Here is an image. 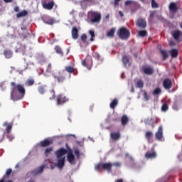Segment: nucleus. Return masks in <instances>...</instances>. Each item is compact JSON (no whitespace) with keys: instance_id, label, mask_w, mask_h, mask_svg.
<instances>
[{"instance_id":"31","label":"nucleus","mask_w":182,"mask_h":182,"mask_svg":"<svg viewBox=\"0 0 182 182\" xmlns=\"http://www.w3.org/2000/svg\"><path fill=\"white\" fill-rule=\"evenodd\" d=\"M178 55V51L176 49H171V55L172 58H177V55Z\"/></svg>"},{"instance_id":"11","label":"nucleus","mask_w":182,"mask_h":182,"mask_svg":"<svg viewBox=\"0 0 182 182\" xmlns=\"http://www.w3.org/2000/svg\"><path fill=\"white\" fill-rule=\"evenodd\" d=\"M172 36L175 39V41H182V32L176 30L172 31Z\"/></svg>"},{"instance_id":"46","label":"nucleus","mask_w":182,"mask_h":182,"mask_svg":"<svg viewBox=\"0 0 182 182\" xmlns=\"http://www.w3.org/2000/svg\"><path fill=\"white\" fill-rule=\"evenodd\" d=\"M151 6L152 8H159V4L154 0H151Z\"/></svg>"},{"instance_id":"26","label":"nucleus","mask_w":182,"mask_h":182,"mask_svg":"<svg viewBox=\"0 0 182 182\" xmlns=\"http://www.w3.org/2000/svg\"><path fill=\"white\" fill-rule=\"evenodd\" d=\"M144 72L146 73V75H152L154 70L151 68L148 67L144 69Z\"/></svg>"},{"instance_id":"64","label":"nucleus","mask_w":182,"mask_h":182,"mask_svg":"<svg viewBox=\"0 0 182 182\" xmlns=\"http://www.w3.org/2000/svg\"><path fill=\"white\" fill-rule=\"evenodd\" d=\"M180 27L181 28V29H182V23H181V24H180Z\"/></svg>"},{"instance_id":"18","label":"nucleus","mask_w":182,"mask_h":182,"mask_svg":"<svg viewBox=\"0 0 182 182\" xmlns=\"http://www.w3.org/2000/svg\"><path fill=\"white\" fill-rule=\"evenodd\" d=\"M43 23L47 25H53L54 20L50 17H45L43 18Z\"/></svg>"},{"instance_id":"62","label":"nucleus","mask_w":182,"mask_h":182,"mask_svg":"<svg viewBox=\"0 0 182 182\" xmlns=\"http://www.w3.org/2000/svg\"><path fill=\"white\" fill-rule=\"evenodd\" d=\"M116 182H123V179H118Z\"/></svg>"},{"instance_id":"51","label":"nucleus","mask_w":182,"mask_h":182,"mask_svg":"<svg viewBox=\"0 0 182 182\" xmlns=\"http://www.w3.org/2000/svg\"><path fill=\"white\" fill-rule=\"evenodd\" d=\"M114 166L115 167H120L122 166V164L120 162H115L112 164V167Z\"/></svg>"},{"instance_id":"36","label":"nucleus","mask_w":182,"mask_h":182,"mask_svg":"<svg viewBox=\"0 0 182 182\" xmlns=\"http://www.w3.org/2000/svg\"><path fill=\"white\" fill-rule=\"evenodd\" d=\"M142 93H143L144 100H146V102H147V100H149V99H150V96H149V94H147V92L146 91H142Z\"/></svg>"},{"instance_id":"17","label":"nucleus","mask_w":182,"mask_h":182,"mask_svg":"<svg viewBox=\"0 0 182 182\" xmlns=\"http://www.w3.org/2000/svg\"><path fill=\"white\" fill-rule=\"evenodd\" d=\"M43 168H45V165H42L41 166L36 168L33 171V174L34 176H37V174H41L43 171Z\"/></svg>"},{"instance_id":"8","label":"nucleus","mask_w":182,"mask_h":182,"mask_svg":"<svg viewBox=\"0 0 182 182\" xmlns=\"http://www.w3.org/2000/svg\"><path fill=\"white\" fill-rule=\"evenodd\" d=\"M155 137L156 140L159 141H164V136H163V127L160 126L158 128V131L155 133Z\"/></svg>"},{"instance_id":"45","label":"nucleus","mask_w":182,"mask_h":182,"mask_svg":"<svg viewBox=\"0 0 182 182\" xmlns=\"http://www.w3.org/2000/svg\"><path fill=\"white\" fill-rule=\"evenodd\" d=\"M132 4H134V1L133 0H128L125 1L124 5L129 6V5H132Z\"/></svg>"},{"instance_id":"57","label":"nucleus","mask_w":182,"mask_h":182,"mask_svg":"<svg viewBox=\"0 0 182 182\" xmlns=\"http://www.w3.org/2000/svg\"><path fill=\"white\" fill-rule=\"evenodd\" d=\"M14 11H15V12H19V7L16 6V7L14 8Z\"/></svg>"},{"instance_id":"6","label":"nucleus","mask_w":182,"mask_h":182,"mask_svg":"<svg viewBox=\"0 0 182 182\" xmlns=\"http://www.w3.org/2000/svg\"><path fill=\"white\" fill-rule=\"evenodd\" d=\"M117 34L121 39H128L130 36V32H129V31L124 27L121 28L118 31Z\"/></svg>"},{"instance_id":"33","label":"nucleus","mask_w":182,"mask_h":182,"mask_svg":"<svg viewBox=\"0 0 182 182\" xmlns=\"http://www.w3.org/2000/svg\"><path fill=\"white\" fill-rule=\"evenodd\" d=\"M54 77L57 79V82H63V80H65V77L62 75H54Z\"/></svg>"},{"instance_id":"1","label":"nucleus","mask_w":182,"mask_h":182,"mask_svg":"<svg viewBox=\"0 0 182 182\" xmlns=\"http://www.w3.org/2000/svg\"><path fill=\"white\" fill-rule=\"evenodd\" d=\"M67 154V161L70 164H75L76 163V158L72 151V149H69L68 151L64 148H60L55 152V154L57 157L58 162L57 164H53V162L48 161L50 163V167L51 170H53L55 167H58V168H63L65 166V160L66 157L65 156Z\"/></svg>"},{"instance_id":"34","label":"nucleus","mask_w":182,"mask_h":182,"mask_svg":"<svg viewBox=\"0 0 182 182\" xmlns=\"http://www.w3.org/2000/svg\"><path fill=\"white\" fill-rule=\"evenodd\" d=\"M89 34L90 35L91 38H90V41L93 42V41H95V31L93 30H90L89 31Z\"/></svg>"},{"instance_id":"59","label":"nucleus","mask_w":182,"mask_h":182,"mask_svg":"<svg viewBox=\"0 0 182 182\" xmlns=\"http://www.w3.org/2000/svg\"><path fill=\"white\" fill-rule=\"evenodd\" d=\"M119 14L120 15L121 18H123L124 16V14H123V12L119 11Z\"/></svg>"},{"instance_id":"7","label":"nucleus","mask_w":182,"mask_h":182,"mask_svg":"<svg viewBox=\"0 0 182 182\" xmlns=\"http://www.w3.org/2000/svg\"><path fill=\"white\" fill-rule=\"evenodd\" d=\"M82 66H85V68H87V69L90 70V69H92V66L93 65V61L92 60V57H90L89 55L87 56L85 60H82Z\"/></svg>"},{"instance_id":"54","label":"nucleus","mask_w":182,"mask_h":182,"mask_svg":"<svg viewBox=\"0 0 182 182\" xmlns=\"http://www.w3.org/2000/svg\"><path fill=\"white\" fill-rule=\"evenodd\" d=\"M172 107H173V110H178V109H179L178 106L176 103L173 105Z\"/></svg>"},{"instance_id":"47","label":"nucleus","mask_w":182,"mask_h":182,"mask_svg":"<svg viewBox=\"0 0 182 182\" xmlns=\"http://www.w3.org/2000/svg\"><path fill=\"white\" fill-rule=\"evenodd\" d=\"M33 83H35V80H33V79H30L27 80V85H28V86H32Z\"/></svg>"},{"instance_id":"20","label":"nucleus","mask_w":182,"mask_h":182,"mask_svg":"<svg viewBox=\"0 0 182 182\" xmlns=\"http://www.w3.org/2000/svg\"><path fill=\"white\" fill-rule=\"evenodd\" d=\"M72 36L73 39H77L79 34L77 33V28L74 27L72 30Z\"/></svg>"},{"instance_id":"48","label":"nucleus","mask_w":182,"mask_h":182,"mask_svg":"<svg viewBox=\"0 0 182 182\" xmlns=\"http://www.w3.org/2000/svg\"><path fill=\"white\" fill-rule=\"evenodd\" d=\"M38 92L41 95H43L45 93V88H43V87H39Z\"/></svg>"},{"instance_id":"55","label":"nucleus","mask_w":182,"mask_h":182,"mask_svg":"<svg viewBox=\"0 0 182 182\" xmlns=\"http://www.w3.org/2000/svg\"><path fill=\"white\" fill-rule=\"evenodd\" d=\"M51 95H53V97H50V100H52L53 99H55V91H51L50 92Z\"/></svg>"},{"instance_id":"39","label":"nucleus","mask_w":182,"mask_h":182,"mask_svg":"<svg viewBox=\"0 0 182 182\" xmlns=\"http://www.w3.org/2000/svg\"><path fill=\"white\" fill-rule=\"evenodd\" d=\"M65 70H67V72H68V73H73V72H75V68L70 66L65 67Z\"/></svg>"},{"instance_id":"9","label":"nucleus","mask_w":182,"mask_h":182,"mask_svg":"<svg viewBox=\"0 0 182 182\" xmlns=\"http://www.w3.org/2000/svg\"><path fill=\"white\" fill-rule=\"evenodd\" d=\"M66 102H69V98H68L64 95H60L57 97V105H63V103H66Z\"/></svg>"},{"instance_id":"37","label":"nucleus","mask_w":182,"mask_h":182,"mask_svg":"<svg viewBox=\"0 0 182 182\" xmlns=\"http://www.w3.org/2000/svg\"><path fill=\"white\" fill-rule=\"evenodd\" d=\"M147 35V31L146 30H143L139 32V36L141 38H144Z\"/></svg>"},{"instance_id":"52","label":"nucleus","mask_w":182,"mask_h":182,"mask_svg":"<svg viewBox=\"0 0 182 182\" xmlns=\"http://www.w3.org/2000/svg\"><path fill=\"white\" fill-rule=\"evenodd\" d=\"M93 57L95 58V59H99V58H100V55L98 53H94Z\"/></svg>"},{"instance_id":"22","label":"nucleus","mask_w":182,"mask_h":182,"mask_svg":"<svg viewBox=\"0 0 182 182\" xmlns=\"http://www.w3.org/2000/svg\"><path fill=\"white\" fill-rule=\"evenodd\" d=\"M4 55L7 59H11L12 58V51L6 50L4 52Z\"/></svg>"},{"instance_id":"16","label":"nucleus","mask_w":182,"mask_h":182,"mask_svg":"<svg viewBox=\"0 0 182 182\" xmlns=\"http://www.w3.org/2000/svg\"><path fill=\"white\" fill-rule=\"evenodd\" d=\"M169 11L173 14H176L177 12V4L171 2L169 5Z\"/></svg>"},{"instance_id":"23","label":"nucleus","mask_w":182,"mask_h":182,"mask_svg":"<svg viewBox=\"0 0 182 182\" xmlns=\"http://www.w3.org/2000/svg\"><path fill=\"white\" fill-rule=\"evenodd\" d=\"M122 61L124 66H130V63L129 62V57L126 55L123 56Z\"/></svg>"},{"instance_id":"49","label":"nucleus","mask_w":182,"mask_h":182,"mask_svg":"<svg viewBox=\"0 0 182 182\" xmlns=\"http://www.w3.org/2000/svg\"><path fill=\"white\" fill-rule=\"evenodd\" d=\"M74 153L77 157V159H79L80 156V152L79 151V149H75Z\"/></svg>"},{"instance_id":"44","label":"nucleus","mask_w":182,"mask_h":182,"mask_svg":"<svg viewBox=\"0 0 182 182\" xmlns=\"http://www.w3.org/2000/svg\"><path fill=\"white\" fill-rule=\"evenodd\" d=\"M92 0H82L81 5H90Z\"/></svg>"},{"instance_id":"2","label":"nucleus","mask_w":182,"mask_h":182,"mask_svg":"<svg viewBox=\"0 0 182 182\" xmlns=\"http://www.w3.org/2000/svg\"><path fill=\"white\" fill-rule=\"evenodd\" d=\"M11 100H21L25 96V87L23 85L11 82Z\"/></svg>"},{"instance_id":"3","label":"nucleus","mask_w":182,"mask_h":182,"mask_svg":"<svg viewBox=\"0 0 182 182\" xmlns=\"http://www.w3.org/2000/svg\"><path fill=\"white\" fill-rule=\"evenodd\" d=\"M88 19L91 23H100L102 14L96 11H90L88 13Z\"/></svg>"},{"instance_id":"10","label":"nucleus","mask_w":182,"mask_h":182,"mask_svg":"<svg viewBox=\"0 0 182 182\" xmlns=\"http://www.w3.org/2000/svg\"><path fill=\"white\" fill-rule=\"evenodd\" d=\"M145 157L148 160H151L153 159H156V157H157V152H156V151H148L145 154Z\"/></svg>"},{"instance_id":"14","label":"nucleus","mask_w":182,"mask_h":182,"mask_svg":"<svg viewBox=\"0 0 182 182\" xmlns=\"http://www.w3.org/2000/svg\"><path fill=\"white\" fill-rule=\"evenodd\" d=\"M163 85H164V87L165 89H170L171 87V85H172L171 80L165 79L164 80Z\"/></svg>"},{"instance_id":"35","label":"nucleus","mask_w":182,"mask_h":182,"mask_svg":"<svg viewBox=\"0 0 182 182\" xmlns=\"http://www.w3.org/2000/svg\"><path fill=\"white\" fill-rule=\"evenodd\" d=\"M146 139H147V140L149 141H150V139H151V137H153V132H147L146 133Z\"/></svg>"},{"instance_id":"43","label":"nucleus","mask_w":182,"mask_h":182,"mask_svg":"<svg viewBox=\"0 0 182 182\" xmlns=\"http://www.w3.org/2000/svg\"><path fill=\"white\" fill-rule=\"evenodd\" d=\"M160 93H161V89L159 87L156 88L155 90L153 92L154 95H160Z\"/></svg>"},{"instance_id":"53","label":"nucleus","mask_w":182,"mask_h":182,"mask_svg":"<svg viewBox=\"0 0 182 182\" xmlns=\"http://www.w3.org/2000/svg\"><path fill=\"white\" fill-rule=\"evenodd\" d=\"M11 173H12V169H11V168H9V169H7V171H6V176H11Z\"/></svg>"},{"instance_id":"38","label":"nucleus","mask_w":182,"mask_h":182,"mask_svg":"<svg viewBox=\"0 0 182 182\" xmlns=\"http://www.w3.org/2000/svg\"><path fill=\"white\" fill-rule=\"evenodd\" d=\"M161 53L164 58V59H167L168 55L167 54V51L164 50H161Z\"/></svg>"},{"instance_id":"60","label":"nucleus","mask_w":182,"mask_h":182,"mask_svg":"<svg viewBox=\"0 0 182 182\" xmlns=\"http://www.w3.org/2000/svg\"><path fill=\"white\" fill-rule=\"evenodd\" d=\"M6 4L12 2L14 0H4Z\"/></svg>"},{"instance_id":"63","label":"nucleus","mask_w":182,"mask_h":182,"mask_svg":"<svg viewBox=\"0 0 182 182\" xmlns=\"http://www.w3.org/2000/svg\"><path fill=\"white\" fill-rule=\"evenodd\" d=\"M75 12H76V11L73 10L70 14V15H73V14H75Z\"/></svg>"},{"instance_id":"4","label":"nucleus","mask_w":182,"mask_h":182,"mask_svg":"<svg viewBox=\"0 0 182 182\" xmlns=\"http://www.w3.org/2000/svg\"><path fill=\"white\" fill-rule=\"evenodd\" d=\"M112 167H113V164L109 163H100L95 165V170L100 171V170H106L108 173H112Z\"/></svg>"},{"instance_id":"58","label":"nucleus","mask_w":182,"mask_h":182,"mask_svg":"<svg viewBox=\"0 0 182 182\" xmlns=\"http://www.w3.org/2000/svg\"><path fill=\"white\" fill-rule=\"evenodd\" d=\"M119 2H120V0H115L114 5H119Z\"/></svg>"},{"instance_id":"40","label":"nucleus","mask_w":182,"mask_h":182,"mask_svg":"<svg viewBox=\"0 0 182 182\" xmlns=\"http://www.w3.org/2000/svg\"><path fill=\"white\" fill-rule=\"evenodd\" d=\"M143 86H144V83L143 82V81L138 80V82L136 83V87H139V89H141V87H143Z\"/></svg>"},{"instance_id":"27","label":"nucleus","mask_w":182,"mask_h":182,"mask_svg":"<svg viewBox=\"0 0 182 182\" xmlns=\"http://www.w3.org/2000/svg\"><path fill=\"white\" fill-rule=\"evenodd\" d=\"M43 6L45 9H52V8H53V2L44 4Z\"/></svg>"},{"instance_id":"50","label":"nucleus","mask_w":182,"mask_h":182,"mask_svg":"<svg viewBox=\"0 0 182 182\" xmlns=\"http://www.w3.org/2000/svg\"><path fill=\"white\" fill-rule=\"evenodd\" d=\"M86 39H87V36H86V34H82L81 36V40L82 42H86Z\"/></svg>"},{"instance_id":"5","label":"nucleus","mask_w":182,"mask_h":182,"mask_svg":"<svg viewBox=\"0 0 182 182\" xmlns=\"http://www.w3.org/2000/svg\"><path fill=\"white\" fill-rule=\"evenodd\" d=\"M12 123L4 122L3 124V127H6V133L5 136H6L7 139L9 140V141H12L14 139H15V136L13 134H11V132H12Z\"/></svg>"},{"instance_id":"25","label":"nucleus","mask_w":182,"mask_h":182,"mask_svg":"<svg viewBox=\"0 0 182 182\" xmlns=\"http://www.w3.org/2000/svg\"><path fill=\"white\" fill-rule=\"evenodd\" d=\"M149 16L148 18L149 22L151 23L153 22V19L154 18V16L156 15V11H149Z\"/></svg>"},{"instance_id":"56","label":"nucleus","mask_w":182,"mask_h":182,"mask_svg":"<svg viewBox=\"0 0 182 182\" xmlns=\"http://www.w3.org/2000/svg\"><path fill=\"white\" fill-rule=\"evenodd\" d=\"M169 44L171 46H174V45H176V43H174V41H170Z\"/></svg>"},{"instance_id":"24","label":"nucleus","mask_w":182,"mask_h":182,"mask_svg":"<svg viewBox=\"0 0 182 182\" xmlns=\"http://www.w3.org/2000/svg\"><path fill=\"white\" fill-rule=\"evenodd\" d=\"M121 122L122 126H126V124H127V122H129V117H127L126 115H124L121 119Z\"/></svg>"},{"instance_id":"61","label":"nucleus","mask_w":182,"mask_h":182,"mask_svg":"<svg viewBox=\"0 0 182 182\" xmlns=\"http://www.w3.org/2000/svg\"><path fill=\"white\" fill-rule=\"evenodd\" d=\"M70 136H72L73 137H75V135H73V134L65 135V137H70Z\"/></svg>"},{"instance_id":"32","label":"nucleus","mask_w":182,"mask_h":182,"mask_svg":"<svg viewBox=\"0 0 182 182\" xmlns=\"http://www.w3.org/2000/svg\"><path fill=\"white\" fill-rule=\"evenodd\" d=\"M55 50L56 53H58L60 56H63V53L62 52V48H60V47L55 46Z\"/></svg>"},{"instance_id":"19","label":"nucleus","mask_w":182,"mask_h":182,"mask_svg":"<svg viewBox=\"0 0 182 182\" xmlns=\"http://www.w3.org/2000/svg\"><path fill=\"white\" fill-rule=\"evenodd\" d=\"M137 25L139 28H146L147 23H146V20L144 19H139L137 21Z\"/></svg>"},{"instance_id":"29","label":"nucleus","mask_w":182,"mask_h":182,"mask_svg":"<svg viewBox=\"0 0 182 182\" xmlns=\"http://www.w3.org/2000/svg\"><path fill=\"white\" fill-rule=\"evenodd\" d=\"M51 70H52L51 65H50V64H49L48 66V68H47V70L46 71V73H44V75L46 77H48V76H50V71Z\"/></svg>"},{"instance_id":"28","label":"nucleus","mask_w":182,"mask_h":182,"mask_svg":"<svg viewBox=\"0 0 182 182\" xmlns=\"http://www.w3.org/2000/svg\"><path fill=\"white\" fill-rule=\"evenodd\" d=\"M28 15V11L23 10L16 14L17 18H22L23 16H26Z\"/></svg>"},{"instance_id":"21","label":"nucleus","mask_w":182,"mask_h":182,"mask_svg":"<svg viewBox=\"0 0 182 182\" xmlns=\"http://www.w3.org/2000/svg\"><path fill=\"white\" fill-rule=\"evenodd\" d=\"M117 105H119V101L117 100V99H114L112 102L109 104V107L111 109H114V107H116Z\"/></svg>"},{"instance_id":"30","label":"nucleus","mask_w":182,"mask_h":182,"mask_svg":"<svg viewBox=\"0 0 182 182\" xmlns=\"http://www.w3.org/2000/svg\"><path fill=\"white\" fill-rule=\"evenodd\" d=\"M114 32H116V28H112L107 34L109 38H113L114 36Z\"/></svg>"},{"instance_id":"15","label":"nucleus","mask_w":182,"mask_h":182,"mask_svg":"<svg viewBox=\"0 0 182 182\" xmlns=\"http://www.w3.org/2000/svg\"><path fill=\"white\" fill-rule=\"evenodd\" d=\"M110 137H111L112 140H113L114 141H116L119 140V139H120V133L112 132L110 134Z\"/></svg>"},{"instance_id":"12","label":"nucleus","mask_w":182,"mask_h":182,"mask_svg":"<svg viewBox=\"0 0 182 182\" xmlns=\"http://www.w3.org/2000/svg\"><path fill=\"white\" fill-rule=\"evenodd\" d=\"M52 143H53L52 139H45L44 141L40 142V144H38L37 146H41V147H46L48 146H50Z\"/></svg>"},{"instance_id":"13","label":"nucleus","mask_w":182,"mask_h":182,"mask_svg":"<svg viewBox=\"0 0 182 182\" xmlns=\"http://www.w3.org/2000/svg\"><path fill=\"white\" fill-rule=\"evenodd\" d=\"M144 123H146V124H154L155 123H157V117L153 116L149 119H144Z\"/></svg>"},{"instance_id":"41","label":"nucleus","mask_w":182,"mask_h":182,"mask_svg":"<svg viewBox=\"0 0 182 182\" xmlns=\"http://www.w3.org/2000/svg\"><path fill=\"white\" fill-rule=\"evenodd\" d=\"M168 110V105L167 104H164L161 107L162 112H167Z\"/></svg>"},{"instance_id":"42","label":"nucleus","mask_w":182,"mask_h":182,"mask_svg":"<svg viewBox=\"0 0 182 182\" xmlns=\"http://www.w3.org/2000/svg\"><path fill=\"white\" fill-rule=\"evenodd\" d=\"M53 151V149L52 147H50V148H47L45 151V155L46 156H49L50 151Z\"/></svg>"}]
</instances>
